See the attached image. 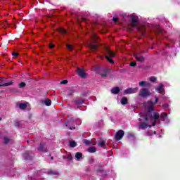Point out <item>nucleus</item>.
Returning a JSON list of instances; mask_svg holds the SVG:
<instances>
[{"instance_id": "41", "label": "nucleus", "mask_w": 180, "mask_h": 180, "mask_svg": "<svg viewBox=\"0 0 180 180\" xmlns=\"http://www.w3.org/2000/svg\"><path fill=\"white\" fill-rule=\"evenodd\" d=\"M49 47H50V49H53L54 47V44H50Z\"/></svg>"}, {"instance_id": "13", "label": "nucleus", "mask_w": 180, "mask_h": 180, "mask_svg": "<svg viewBox=\"0 0 180 180\" xmlns=\"http://www.w3.org/2000/svg\"><path fill=\"white\" fill-rule=\"evenodd\" d=\"M23 157L25 158V160H32V155H30V151L25 152V153L23 155Z\"/></svg>"}, {"instance_id": "33", "label": "nucleus", "mask_w": 180, "mask_h": 180, "mask_svg": "<svg viewBox=\"0 0 180 180\" xmlns=\"http://www.w3.org/2000/svg\"><path fill=\"white\" fill-rule=\"evenodd\" d=\"M131 67H136V65H137V63H136V61L131 62L130 63Z\"/></svg>"}, {"instance_id": "24", "label": "nucleus", "mask_w": 180, "mask_h": 180, "mask_svg": "<svg viewBox=\"0 0 180 180\" xmlns=\"http://www.w3.org/2000/svg\"><path fill=\"white\" fill-rule=\"evenodd\" d=\"M44 103L46 106H50L51 105V100L46 99L45 100Z\"/></svg>"}, {"instance_id": "9", "label": "nucleus", "mask_w": 180, "mask_h": 180, "mask_svg": "<svg viewBox=\"0 0 180 180\" xmlns=\"http://www.w3.org/2000/svg\"><path fill=\"white\" fill-rule=\"evenodd\" d=\"M134 57L137 61H140L141 63H143L144 61V56L141 53H137L134 55Z\"/></svg>"}, {"instance_id": "39", "label": "nucleus", "mask_w": 180, "mask_h": 180, "mask_svg": "<svg viewBox=\"0 0 180 180\" xmlns=\"http://www.w3.org/2000/svg\"><path fill=\"white\" fill-rule=\"evenodd\" d=\"M128 137L130 139V137H134V135L133 134H129Z\"/></svg>"}, {"instance_id": "19", "label": "nucleus", "mask_w": 180, "mask_h": 180, "mask_svg": "<svg viewBox=\"0 0 180 180\" xmlns=\"http://www.w3.org/2000/svg\"><path fill=\"white\" fill-rule=\"evenodd\" d=\"M121 103H122V105H127V98L123 97L121 99Z\"/></svg>"}, {"instance_id": "6", "label": "nucleus", "mask_w": 180, "mask_h": 180, "mask_svg": "<svg viewBox=\"0 0 180 180\" xmlns=\"http://www.w3.org/2000/svg\"><path fill=\"white\" fill-rule=\"evenodd\" d=\"M155 91L161 95H165V90H164V84H162V83L159 84V86L155 89Z\"/></svg>"}, {"instance_id": "36", "label": "nucleus", "mask_w": 180, "mask_h": 180, "mask_svg": "<svg viewBox=\"0 0 180 180\" xmlns=\"http://www.w3.org/2000/svg\"><path fill=\"white\" fill-rule=\"evenodd\" d=\"M12 56H14V57H18V56H19V53H18L16 52H13Z\"/></svg>"}, {"instance_id": "2", "label": "nucleus", "mask_w": 180, "mask_h": 180, "mask_svg": "<svg viewBox=\"0 0 180 180\" xmlns=\"http://www.w3.org/2000/svg\"><path fill=\"white\" fill-rule=\"evenodd\" d=\"M130 20H131V26H133L134 27H137L139 32H140V33H141V34L144 36V34H146V32H144V30H146V26L144 25L138 26L139 18L136 16V15L132 14L130 15Z\"/></svg>"}, {"instance_id": "16", "label": "nucleus", "mask_w": 180, "mask_h": 180, "mask_svg": "<svg viewBox=\"0 0 180 180\" xmlns=\"http://www.w3.org/2000/svg\"><path fill=\"white\" fill-rule=\"evenodd\" d=\"M13 82H9L7 83H2L1 81H0V86H9L10 85H13Z\"/></svg>"}, {"instance_id": "10", "label": "nucleus", "mask_w": 180, "mask_h": 180, "mask_svg": "<svg viewBox=\"0 0 180 180\" xmlns=\"http://www.w3.org/2000/svg\"><path fill=\"white\" fill-rule=\"evenodd\" d=\"M98 147H103L105 148V147H106V142L103 139H100L98 143Z\"/></svg>"}, {"instance_id": "21", "label": "nucleus", "mask_w": 180, "mask_h": 180, "mask_svg": "<svg viewBox=\"0 0 180 180\" xmlns=\"http://www.w3.org/2000/svg\"><path fill=\"white\" fill-rule=\"evenodd\" d=\"M89 153H96V148L95 147H91L88 149Z\"/></svg>"}, {"instance_id": "30", "label": "nucleus", "mask_w": 180, "mask_h": 180, "mask_svg": "<svg viewBox=\"0 0 180 180\" xmlns=\"http://www.w3.org/2000/svg\"><path fill=\"white\" fill-rule=\"evenodd\" d=\"M72 123H74V119L69 120L66 124V127H68V126H70V124H72Z\"/></svg>"}, {"instance_id": "34", "label": "nucleus", "mask_w": 180, "mask_h": 180, "mask_svg": "<svg viewBox=\"0 0 180 180\" xmlns=\"http://www.w3.org/2000/svg\"><path fill=\"white\" fill-rule=\"evenodd\" d=\"M99 70H100L99 67H96L94 68V71H95L96 72H99Z\"/></svg>"}, {"instance_id": "12", "label": "nucleus", "mask_w": 180, "mask_h": 180, "mask_svg": "<svg viewBox=\"0 0 180 180\" xmlns=\"http://www.w3.org/2000/svg\"><path fill=\"white\" fill-rule=\"evenodd\" d=\"M112 94H114L115 95H117L119 92H120V89L119 87H114L111 89Z\"/></svg>"}, {"instance_id": "20", "label": "nucleus", "mask_w": 180, "mask_h": 180, "mask_svg": "<svg viewBox=\"0 0 180 180\" xmlns=\"http://www.w3.org/2000/svg\"><path fill=\"white\" fill-rule=\"evenodd\" d=\"M69 143L70 147H77V142H75V141H70Z\"/></svg>"}, {"instance_id": "48", "label": "nucleus", "mask_w": 180, "mask_h": 180, "mask_svg": "<svg viewBox=\"0 0 180 180\" xmlns=\"http://www.w3.org/2000/svg\"><path fill=\"white\" fill-rule=\"evenodd\" d=\"M156 134V132L155 131H154V134Z\"/></svg>"}, {"instance_id": "14", "label": "nucleus", "mask_w": 180, "mask_h": 180, "mask_svg": "<svg viewBox=\"0 0 180 180\" xmlns=\"http://www.w3.org/2000/svg\"><path fill=\"white\" fill-rule=\"evenodd\" d=\"M89 48L91 49V50H92L93 51H96L97 49H98V45L91 43L89 44Z\"/></svg>"}, {"instance_id": "27", "label": "nucleus", "mask_w": 180, "mask_h": 180, "mask_svg": "<svg viewBox=\"0 0 180 180\" xmlns=\"http://www.w3.org/2000/svg\"><path fill=\"white\" fill-rule=\"evenodd\" d=\"M75 103H77V105H82V103H84V101H82V99H78L75 101Z\"/></svg>"}, {"instance_id": "28", "label": "nucleus", "mask_w": 180, "mask_h": 180, "mask_svg": "<svg viewBox=\"0 0 180 180\" xmlns=\"http://www.w3.org/2000/svg\"><path fill=\"white\" fill-rule=\"evenodd\" d=\"M149 80L150 81V82H155V81H157V77H149Z\"/></svg>"}, {"instance_id": "3", "label": "nucleus", "mask_w": 180, "mask_h": 180, "mask_svg": "<svg viewBox=\"0 0 180 180\" xmlns=\"http://www.w3.org/2000/svg\"><path fill=\"white\" fill-rule=\"evenodd\" d=\"M105 58L110 63V64H113L115 63L113 60H112V57H115L116 56V53L112 52L109 48L105 47Z\"/></svg>"}, {"instance_id": "35", "label": "nucleus", "mask_w": 180, "mask_h": 180, "mask_svg": "<svg viewBox=\"0 0 180 180\" xmlns=\"http://www.w3.org/2000/svg\"><path fill=\"white\" fill-rule=\"evenodd\" d=\"M60 32H61L62 33H67V30H65V29L64 28H60Z\"/></svg>"}, {"instance_id": "44", "label": "nucleus", "mask_w": 180, "mask_h": 180, "mask_svg": "<svg viewBox=\"0 0 180 180\" xmlns=\"http://www.w3.org/2000/svg\"><path fill=\"white\" fill-rule=\"evenodd\" d=\"M164 108H168V105H165Z\"/></svg>"}, {"instance_id": "18", "label": "nucleus", "mask_w": 180, "mask_h": 180, "mask_svg": "<svg viewBox=\"0 0 180 180\" xmlns=\"http://www.w3.org/2000/svg\"><path fill=\"white\" fill-rule=\"evenodd\" d=\"M38 150L39 151H47V149L44 148V144H40Z\"/></svg>"}, {"instance_id": "4", "label": "nucleus", "mask_w": 180, "mask_h": 180, "mask_svg": "<svg viewBox=\"0 0 180 180\" xmlns=\"http://www.w3.org/2000/svg\"><path fill=\"white\" fill-rule=\"evenodd\" d=\"M139 96H141L142 98L150 96V91L147 89H141L139 91Z\"/></svg>"}, {"instance_id": "11", "label": "nucleus", "mask_w": 180, "mask_h": 180, "mask_svg": "<svg viewBox=\"0 0 180 180\" xmlns=\"http://www.w3.org/2000/svg\"><path fill=\"white\" fill-rule=\"evenodd\" d=\"M83 143H84V144H86V146H90V144L95 146V144H96V142H94V141H91L87 139H83Z\"/></svg>"}, {"instance_id": "1", "label": "nucleus", "mask_w": 180, "mask_h": 180, "mask_svg": "<svg viewBox=\"0 0 180 180\" xmlns=\"http://www.w3.org/2000/svg\"><path fill=\"white\" fill-rule=\"evenodd\" d=\"M155 102L153 103L152 101H148L144 103V106L146 109L145 112H141L139 115L141 117L139 118V129H147V127H151L152 126H155L157 120L160 119V114L158 112H154L153 116L151 113L154 111V105L158 102V98L155 96Z\"/></svg>"}, {"instance_id": "42", "label": "nucleus", "mask_w": 180, "mask_h": 180, "mask_svg": "<svg viewBox=\"0 0 180 180\" xmlns=\"http://www.w3.org/2000/svg\"><path fill=\"white\" fill-rule=\"evenodd\" d=\"M70 130H75V127H70Z\"/></svg>"}, {"instance_id": "26", "label": "nucleus", "mask_w": 180, "mask_h": 180, "mask_svg": "<svg viewBox=\"0 0 180 180\" xmlns=\"http://www.w3.org/2000/svg\"><path fill=\"white\" fill-rule=\"evenodd\" d=\"M167 116H168V114H167L165 112H162L160 115V117H162V119H163V120H165V119H167Z\"/></svg>"}, {"instance_id": "38", "label": "nucleus", "mask_w": 180, "mask_h": 180, "mask_svg": "<svg viewBox=\"0 0 180 180\" xmlns=\"http://www.w3.org/2000/svg\"><path fill=\"white\" fill-rule=\"evenodd\" d=\"M76 124H77L78 126H79V124H81V120H76Z\"/></svg>"}, {"instance_id": "40", "label": "nucleus", "mask_w": 180, "mask_h": 180, "mask_svg": "<svg viewBox=\"0 0 180 180\" xmlns=\"http://www.w3.org/2000/svg\"><path fill=\"white\" fill-rule=\"evenodd\" d=\"M67 82H68V81L63 80V81L60 82V84H67Z\"/></svg>"}, {"instance_id": "8", "label": "nucleus", "mask_w": 180, "mask_h": 180, "mask_svg": "<svg viewBox=\"0 0 180 180\" xmlns=\"http://www.w3.org/2000/svg\"><path fill=\"white\" fill-rule=\"evenodd\" d=\"M77 72L79 77L82 78H86V73H85V70L84 68H78L77 70Z\"/></svg>"}, {"instance_id": "46", "label": "nucleus", "mask_w": 180, "mask_h": 180, "mask_svg": "<svg viewBox=\"0 0 180 180\" xmlns=\"http://www.w3.org/2000/svg\"><path fill=\"white\" fill-rule=\"evenodd\" d=\"M0 120H2V118H1V117H0Z\"/></svg>"}, {"instance_id": "22", "label": "nucleus", "mask_w": 180, "mask_h": 180, "mask_svg": "<svg viewBox=\"0 0 180 180\" xmlns=\"http://www.w3.org/2000/svg\"><path fill=\"white\" fill-rule=\"evenodd\" d=\"M82 157V153L77 152L75 154V158H77V160H79V158H81Z\"/></svg>"}, {"instance_id": "17", "label": "nucleus", "mask_w": 180, "mask_h": 180, "mask_svg": "<svg viewBox=\"0 0 180 180\" xmlns=\"http://www.w3.org/2000/svg\"><path fill=\"white\" fill-rule=\"evenodd\" d=\"M18 107L22 110L26 109V108H27V103H20L18 104Z\"/></svg>"}, {"instance_id": "45", "label": "nucleus", "mask_w": 180, "mask_h": 180, "mask_svg": "<svg viewBox=\"0 0 180 180\" xmlns=\"http://www.w3.org/2000/svg\"><path fill=\"white\" fill-rule=\"evenodd\" d=\"M148 136H151L152 134H148Z\"/></svg>"}, {"instance_id": "37", "label": "nucleus", "mask_w": 180, "mask_h": 180, "mask_svg": "<svg viewBox=\"0 0 180 180\" xmlns=\"http://www.w3.org/2000/svg\"><path fill=\"white\" fill-rule=\"evenodd\" d=\"M92 37L94 40H96V39H98V35H96V34H93Z\"/></svg>"}, {"instance_id": "47", "label": "nucleus", "mask_w": 180, "mask_h": 180, "mask_svg": "<svg viewBox=\"0 0 180 180\" xmlns=\"http://www.w3.org/2000/svg\"><path fill=\"white\" fill-rule=\"evenodd\" d=\"M51 160H53V157L51 158Z\"/></svg>"}, {"instance_id": "31", "label": "nucleus", "mask_w": 180, "mask_h": 180, "mask_svg": "<svg viewBox=\"0 0 180 180\" xmlns=\"http://www.w3.org/2000/svg\"><path fill=\"white\" fill-rule=\"evenodd\" d=\"M67 49H68V50H73L74 46L70 45V44H67Z\"/></svg>"}, {"instance_id": "32", "label": "nucleus", "mask_w": 180, "mask_h": 180, "mask_svg": "<svg viewBox=\"0 0 180 180\" xmlns=\"http://www.w3.org/2000/svg\"><path fill=\"white\" fill-rule=\"evenodd\" d=\"M9 143V139L8 137H4V143L8 144Z\"/></svg>"}, {"instance_id": "25", "label": "nucleus", "mask_w": 180, "mask_h": 180, "mask_svg": "<svg viewBox=\"0 0 180 180\" xmlns=\"http://www.w3.org/2000/svg\"><path fill=\"white\" fill-rule=\"evenodd\" d=\"M48 174L49 175H57L58 173L57 172L54 171V170H49L48 172Z\"/></svg>"}, {"instance_id": "29", "label": "nucleus", "mask_w": 180, "mask_h": 180, "mask_svg": "<svg viewBox=\"0 0 180 180\" xmlns=\"http://www.w3.org/2000/svg\"><path fill=\"white\" fill-rule=\"evenodd\" d=\"M19 88H25L26 86V83L21 82L18 84Z\"/></svg>"}, {"instance_id": "5", "label": "nucleus", "mask_w": 180, "mask_h": 180, "mask_svg": "<svg viewBox=\"0 0 180 180\" xmlns=\"http://www.w3.org/2000/svg\"><path fill=\"white\" fill-rule=\"evenodd\" d=\"M139 91V88H128L124 91V95H129L131 94H136Z\"/></svg>"}, {"instance_id": "15", "label": "nucleus", "mask_w": 180, "mask_h": 180, "mask_svg": "<svg viewBox=\"0 0 180 180\" xmlns=\"http://www.w3.org/2000/svg\"><path fill=\"white\" fill-rule=\"evenodd\" d=\"M139 86H150V83L148 82H140Z\"/></svg>"}, {"instance_id": "43", "label": "nucleus", "mask_w": 180, "mask_h": 180, "mask_svg": "<svg viewBox=\"0 0 180 180\" xmlns=\"http://www.w3.org/2000/svg\"><path fill=\"white\" fill-rule=\"evenodd\" d=\"M114 22H117V18H113Z\"/></svg>"}, {"instance_id": "7", "label": "nucleus", "mask_w": 180, "mask_h": 180, "mask_svg": "<svg viewBox=\"0 0 180 180\" xmlns=\"http://www.w3.org/2000/svg\"><path fill=\"white\" fill-rule=\"evenodd\" d=\"M123 136H124V131L123 130L118 131L115 135V140H122Z\"/></svg>"}, {"instance_id": "23", "label": "nucleus", "mask_w": 180, "mask_h": 180, "mask_svg": "<svg viewBox=\"0 0 180 180\" xmlns=\"http://www.w3.org/2000/svg\"><path fill=\"white\" fill-rule=\"evenodd\" d=\"M63 158H66L67 160H72V156H71V153H68L67 156L63 155Z\"/></svg>"}]
</instances>
